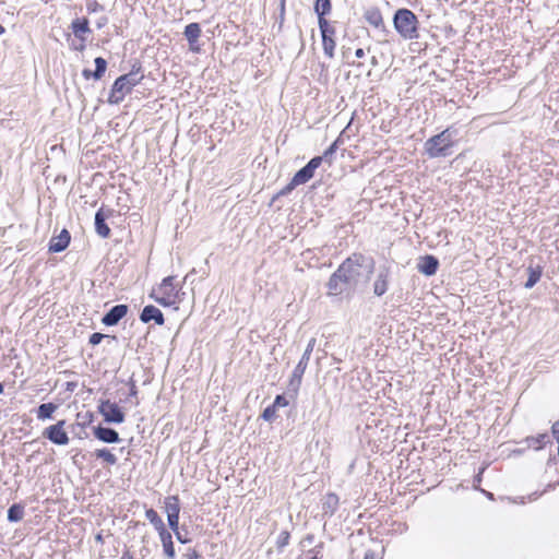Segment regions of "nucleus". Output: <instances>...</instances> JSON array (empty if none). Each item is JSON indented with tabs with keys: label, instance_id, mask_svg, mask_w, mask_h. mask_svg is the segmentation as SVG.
Here are the masks:
<instances>
[{
	"label": "nucleus",
	"instance_id": "f257e3e1",
	"mask_svg": "<svg viewBox=\"0 0 559 559\" xmlns=\"http://www.w3.org/2000/svg\"><path fill=\"white\" fill-rule=\"evenodd\" d=\"M362 267L368 269V273L371 274L374 270V260L362 253H353L346 258L330 276L326 283L328 294L330 296L354 294L359 285Z\"/></svg>",
	"mask_w": 559,
	"mask_h": 559
},
{
	"label": "nucleus",
	"instance_id": "f03ea898",
	"mask_svg": "<svg viewBox=\"0 0 559 559\" xmlns=\"http://www.w3.org/2000/svg\"><path fill=\"white\" fill-rule=\"evenodd\" d=\"M453 146L454 141L450 129H445L429 138L424 144V151L429 158L448 157L452 154Z\"/></svg>",
	"mask_w": 559,
	"mask_h": 559
},
{
	"label": "nucleus",
	"instance_id": "7ed1b4c3",
	"mask_svg": "<svg viewBox=\"0 0 559 559\" xmlns=\"http://www.w3.org/2000/svg\"><path fill=\"white\" fill-rule=\"evenodd\" d=\"M418 17L412 10L402 8L394 12L393 26L403 38H418Z\"/></svg>",
	"mask_w": 559,
	"mask_h": 559
},
{
	"label": "nucleus",
	"instance_id": "20e7f679",
	"mask_svg": "<svg viewBox=\"0 0 559 559\" xmlns=\"http://www.w3.org/2000/svg\"><path fill=\"white\" fill-rule=\"evenodd\" d=\"M316 343H317V340L314 337H311L309 340L300 360L298 361L297 366L295 367V369L292 373V377L288 382L287 391L293 396H297V394L299 392L301 381H302V376L307 369V366L309 364V360H310L311 354L313 352V348L316 346Z\"/></svg>",
	"mask_w": 559,
	"mask_h": 559
},
{
	"label": "nucleus",
	"instance_id": "39448f33",
	"mask_svg": "<svg viewBox=\"0 0 559 559\" xmlns=\"http://www.w3.org/2000/svg\"><path fill=\"white\" fill-rule=\"evenodd\" d=\"M134 76L135 73H126L115 80L108 97L109 104H119L134 86L141 83L139 78Z\"/></svg>",
	"mask_w": 559,
	"mask_h": 559
},
{
	"label": "nucleus",
	"instance_id": "423d86ee",
	"mask_svg": "<svg viewBox=\"0 0 559 559\" xmlns=\"http://www.w3.org/2000/svg\"><path fill=\"white\" fill-rule=\"evenodd\" d=\"M98 412L108 424H122L126 419V415L121 407L109 400L100 402L98 405Z\"/></svg>",
	"mask_w": 559,
	"mask_h": 559
},
{
	"label": "nucleus",
	"instance_id": "0eeeda50",
	"mask_svg": "<svg viewBox=\"0 0 559 559\" xmlns=\"http://www.w3.org/2000/svg\"><path fill=\"white\" fill-rule=\"evenodd\" d=\"M66 420H59L44 429L43 437L57 445H66L69 443L68 433L64 430Z\"/></svg>",
	"mask_w": 559,
	"mask_h": 559
},
{
	"label": "nucleus",
	"instance_id": "6e6552de",
	"mask_svg": "<svg viewBox=\"0 0 559 559\" xmlns=\"http://www.w3.org/2000/svg\"><path fill=\"white\" fill-rule=\"evenodd\" d=\"M391 267L386 264H382L378 269L376 280L373 282V294L377 297L383 296L390 285Z\"/></svg>",
	"mask_w": 559,
	"mask_h": 559
},
{
	"label": "nucleus",
	"instance_id": "1a4fd4ad",
	"mask_svg": "<svg viewBox=\"0 0 559 559\" xmlns=\"http://www.w3.org/2000/svg\"><path fill=\"white\" fill-rule=\"evenodd\" d=\"M364 19L367 21L369 25L379 29L385 36L390 33V31L386 28L384 24L382 13L378 7L367 8L364 12Z\"/></svg>",
	"mask_w": 559,
	"mask_h": 559
},
{
	"label": "nucleus",
	"instance_id": "9d476101",
	"mask_svg": "<svg viewBox=\"0 0 559 559\" xmlns=\"http://www.w3.org/2000/svg\"><path fill=\"white\" fill-rule=\"evenodd\" d=\"M129 307L124 304H119L111 307L102 318V323L106 326H114L124 318L128 313Z\"/></svg>",
	"mask_w": 559,
	"mask_h": 559
},
{
	"label": "nucleus",
	"instance_id": "9b49d317",
	"mask_svg": "<svg viewBox=\"0 0 559 559\" xmlns=\"http://www.w3.org/2000/svg\"><path fill=\"white\" fill-rule=\"evenodd\" d=\"M320 167V160L311 158L304 167H301L295 175L294 179L299 185L308 182L313 176L317 168Z\"/></svg>",
	"mask_w": 559,
	"mask_h": 559
},
{
	"label": "nucleus",
	"instance_id": "f8f14e48",
	"mask_svg": "<svg viewBox=\"0 0 559 559\" xmlns=\"http://www.w3.org/2000/svg\"><path fill=\"white\" fill-rule=\"evenodd\" d=\"M71 241V234L67 228H63L58 236L51 237L48 251L53 253H59L64 251Z\"/></svg>",
	"mask_w": 559,
	"mask_h": 559
},
{
	"label": "nucleus",
	"instance_id": "ddd939ff",
	"mask_svg": "<svg viewBox=\"0 0 559 559\" xmlns=\"http://www.w3.org/2000/svg\"><path fill=\"white\" fill-rule=\"evenodd\" d=\"M439 260L432 254H426L419 258L417 270L425 276H432L439 269Z\"/></svg>",
	"mask_w": 559,
	"mask_h": 559
},
{
	"label": "nucleus",
	"instance_id": "4468645a",
	"mask_svg": "<svg viewBox=\"0 0 559 559\" xmlns=\"http://www.w3.org/2000/svg\"><path fill=\"white\" fill-rule=\"evenodd\" d=\"M94 437L104 443H117L120 441V437L117 430L110 427H104L102 425L93 427Z\"/></svg>",
	"mask_w": 559,
	"mask_h": 559
},
{
	"label": "nucleus",
	"instance_id": "2eb2a0df",
	"mask_svg": "<svg viewBox=\"0 0 559 559\" xmlns=\"http://www.w3.org/2000/svg\"><path fill=\"white\" fill-rule=\"evenodd\" d=\"M140 320L143 323L154 321L157 325H163L165 322L164 313L153 305H147L142 309Z\"/></svg>",
	"mask_w": 559,
	"mask_h": 559
},
{
	"label": "nucleus",
	"instance_id": "dca6fc26",
	"mask_svg": "<svg viewBox=\"0 0 559 559\" xmlns=\"http://www.w3.org/2000/svg\"><path fill=\"white\" fill-rule=\"evenodd\" d=\"M520 443L525 445V449H534L536 451L545 448L546 444L552 443L548 433H539L536 437L530 436L524 438Z\"/></svg>",
	"mask_w": 559,
	"mask_h": 559
},
{
	"label": "nucleus",
	"instance_id": "f3484780",
	"mask_svg": "<svg viewBox=\"0 0 559 559\" xmlns=\"http://www.w3.org/2000/svg\"><path fill=\"white\" fill-rule=\"evenodd\" d=\"M107 217H108V215L105 214L103 207H100L95 213V218H94L95 231L102 238H108L111 233L108 224L106 223Z\"/></svg>",
	"mask_w": 559,
	"mask_h": 559
},
{
	"label": "nucleus",
	"instance_id": "a211bd4d",
	"mask_svg": "<svg viewBox=\"0 0 559 559\" xmlns=\"http://www.w3.org/2000/svg\"><path fill=\"white\" fill-rule=\"evenodd\" d=\"M528 277L524 284L526 289L533 288L540 280L543 274V266L539 263H534V260L530 261V264L526 269Z\"/></svg>",
	"mask_w": 559,
	"mask_h": 559
},
{
	"label": "nucleus",
	"instance_id": "6ab92c4d",
	"mask_svg": "<svg viewBox=\"0 0 559 559\" xmlns=\"http://www.w3.org/2000/svg\"><path fill=\"white\" fill-rule=\"evenodd\" d=\"M70 28L72 29L74 36L79 38L81 41H85V37L83 36L86 33H91L90 22L86 17H76L71 22Z\"/></svg>",
	"mask_w": 559,
	"mask_h": 559
},
{
	"label": "nucleus",
	"instance_id": "aec40b11",
	"mask_svg": "<svg viewBox=\"0 0 559 559\" xmlns=\"http://www.w3.org/2000/svg\"><path fill=\"white\" fill-rule=\"evenodd\" d=\"M201 26L197 22L190 23L185 27L183 35L187 41L189 43L190 49L192 51H199V48H194L193 45L198 41L199 37L201 36Z\"/></svg>",
	"mask_w": 559,
	"mask_h": 559
},
{
	"label": "nucleus",
	"instance_id": "412c9836",
	"mask_svg": "<svg viewBox=\"0 0 559 559\" xmlns=\"http://www.w3.org/2000/svg\"><path fill=\"white\" fill-rule=\"evenodd\" d=\"M158 535H159L160 542L163 544V550H164L165 556L168 559H175L176 551H175L171 533L167 528H165V530L158 532Z\"/></svg>",
	"mask_w": 559,
	"mask_h": 559
},
{
	"label": "nucleus",
	"instance_id": "4be33fe9",
	"mask_svg": "<svg viewBox=\"0 0 559 559\" xmlns=\"http://www.w3.org/2000/svg\"><path fill=\"white\" fill-rule=\"evenodd\" d=\"M338 507V497L337 495L331 492L325 496V499L322 503V510L324 515L332 516Z\"/></svg>",
	"mask_w": 559,
	"mask_h": 559
},
{
	"label": "nucleus",
	"instance_id": "5701e85b",
	"mask_svg": "<svg viewBox=\"0 0 559 559\" xmlns=\"http://www.w3.org/2000/svg\"><path fill=\"white\" fill-rule=\"evenodd\" d=\"M165 512L167 516H179L180 514V500L178 496H168L165 499Z\"/></svg>",
	"mask_w": 559,
	"mask_h": 559
},
{
	"label": "nucleus",
	"instance_id": "b1692460",
	"mask_svg": "<svg viewBox=\"0 0 559 559\" xmlns=\"http://www.w3.org/2000/svg\"><path fill=\"white\" fill-rule=\"evenodd\" d=\"M58 409V405L55 403H43L37 408V418L40 420L51 419L53 413Z\"/></svg>",
	"mask_w": 559,
	"mask_h": 559
},
{
	"label": "nucleus",
	"instance_id": "393cba45",
	"mask_svg": "<svg viewBox=\"0 0 559 559\" xmlns=\"http://www.w3.org/2000/svg\"><path fill=\"white\" fill-rule=\"evenodd\" d=\"M340 138L336 139L320 156H314L313 158H317L320 160V165L325 162L329 166L333 162L334 154L336 153L338 148Z\"/></svg>",
	"mask_w": 559,
	"mask_h": 559
},
{
	"label": "nucleus",
	"instance_id": "a878e982",
	"mask_svg": "<svg viewBox=\"0 0 559 559\" xmlns=\"http://www.w3.org/2000/svg\"><path fill=\"white\" fill-rule=\"evenodd\" d=\"M24 516V506L22 503H13L8 509L7 519L9 522H20Z\"/></svg>",
	"mask_w": 559,
	"mask_h": 559
},
{
	"label": "nucleus",
	"instance_id": "bb28decb",
	"mask_svg": "<svg viewBox=\"0 0 559 559\" xmlns=\"http://www.w3.org/2000/svg\"><path fill=\"white\" fill-rule=\"evenodd\" d=\"M145 518L154 526L157 533L166 528L164 521L153 508L146 509Z\"/></svg>",
	"mask_w": 559,
	"mask_h": 559
},
{
	"label": "nucleus",
	"instance_id": "cd10ccee",
	"mask_svg": "<svg viewBox=\"0 0 559 559\" xmlns=\"http://www.w3.org/2000/svg\"><path fill=\"white\" fill-rule=\"evenodd\" d=\"M313 9L318 15V21H320V19H325L332 9L331 0H316Z\"/></svg>",
	"mask_w": 559,
	"mask_h": 559
},
{
	"label": "nucleus",
	"instance_id": "c85d7f7f",
	"mask_svg": "<svg viewBox=\"0 0 559 559\" xmlns=\"http://www.w3.org/2000/svg\"><path fill=\"white\" fill-rule=\"evenodd\" d=\"M94 455L97 457V459H102L104 460L108 465H115L117 464V456L108 449L106 448H103V449H98L94 452Z\"/></svg>",
	"mask_w": 559,
	"mask_h": 559
},
{
	"label": "nucleus",
	"instance_id": "c756f323",
	"mask_svg": "<svg viewBox=\"0 0 559 559\" xmlns=\"http://www.w3.org/2000/svg\"><path fill=\"white\" fill-rule=\"evenodd\" d=\"M175 276H167L162 281L160 289L163 290V295L168 297H175V285H174Z\"/></svg>",
	"mask_w": 559,
	"mask_h": 559
},
{
	"label": "nucleus",
	"instance_id": "7c9ffc66",
	"mask_svg": "<svg viewBox=\"0 0 559 559\" xmlns=\"http://www.w3.org/2000/svg\"><path fill=\"white\" fill-rule=\"evenodd\" d=\"M94 63V80H100L107 70V61L103 57H96Z\"/></svg>",
	"mask_w": 559,
	"mask_h": 559
},
{
	"label": "nucleus",
	"instance_id": "2f4dec72",
	"mask_svg": "<svg viewBox=\"0 0 559 559\" xmlns=\"http://www.w3.org/2000/svg\"><path fill=\"white\" fill-rule=\"evenodd\" d=\"M321 37H334L335 28L330 24L326 19H320L318 21Z\"/></svg>",
	"mask_w": 559,
	"mask_h": 559
},
{
	"label": "nucleus",
	"instance_id": "473e14b6",
	"mask_svg": "<svg viewBox=\"0 0 559 559\" xmlns=\"http://www.w3.org/2000/svg\"><path fill=\"white\" fill-rule=\"evenodd\" d=\"M323 51L329 58L334 57L335 40L333 37H322Z\"/></svg>",
	"mask_w": 559,
	"mask_h": 559
},
{
	"label": "nucleus",
	"instance_id": "72a5a7b5",
	"mask_svg": "<svg viewBox=\"0 0 559 559\" xmlns=\"http://www.w3.org/2000/svg\"><path fill=\"white\" fill-rule=\"evenodd\" d=\"M290 533L283 531L280 533L276 539V549L281 552L289 544Z\"/></svg>",
	"mask_w": 559,
	"mask_h": 559
},
{
	"label": "nucleus",
	"instance_id": "f704fd0d",
	"mask_svg": "<svg viewBox=\"0 0 559 559\" xmlns=\"http://www.w3.org/2000/svg\"><path fill=\"white\" fill-rule=\"evenodd\" d=\"M296 187H298V182H296L295 179L292 178V180L276 193L274 199L288 195Z\"/></svg>",
	"mask_w": 559,
	"mask_h": 559
},
{
	"label": "nucleus",
	"instance_id": "c9c22d12",
	"mask_svg": "<svg viewBox=\"0 0 559 559\" xmlns=\"http://www.w3.org/2000/svg\"><path fill=\"white\" fill-rule=\"evenodd\" d=\"M275 416L276 408L272 404L266 406L261 414V418L265 421H273L275 419Z\"/></svg>",
	"mask_w": 559,
	"mask_h": 559
},
{
	"label": "nucleus",
	"instance_id": "e433bc0d",
	"mask_svg": "<svg viewBox=\"0 0 559 559\" xmlns=\"http://www.w3.org/2000/svg\"><path fill=\"white\" fill-rule=\"evenodd\" d=\"M106 337H109V335H106V334H103L99 332H95V333L91 334V336L88 338V343L93 346H96V345L100 344V342Z\"/></svg>",
	"mask_w": 559,
	"mask_h": 559
},
{
	"label": "nucleus",
	"instance_id": "4c0bfd02",
	"mask_svg": "<svg viewBox=\"0 0 559 559\" xmlns=\"http://www.w3.org/2000/svg\"><path fill=\"white\" fill-rule=\"evenodd\" d=\"M128 73H135L134 78H139L140 82L144 79V74L142 72V64L140 61H135Z\"/></svg>",
	"mask_w": 559,
	"mask_h": 559
},
{
	"label": "nucleus",
	"instance_id": "58836bf2",
	"mask_svg": "<svg viewBox=\"0 0 559 559\" xmlns=\"http://www.w3.org/2000/svg\"><path fill=\"white\" fill-rule=\"evenodd\" d=\"M155 301L163 307H169L176 302L174 297H168L166 295H164L163 297L155 298Z\"/></svg>",
	"mask_w": 559,
	"mask_h": 559
},
{
	"label": "nucleus",
	"instance_id": "ea45409f",
	"mask_svg": "<svg viewBox=\"0 0 559 559\" xmlns=\"http://www.w3.org/2000/svg\"><path fill=\"white\" fill-rule=\"evenodd\" d=\"M272 405L277 409L278 407H285L288 405V401L283 394H278L275 396Z\"/></svg>",
	"mask_w": 559,
	"mask_h": 559
},
{
	"label": "nucleus",
	"instance_id": "a19ab883",
	"mask_svg": "<svg viewBox=\"0 0 559 559\" xmlns=\"http://www.w3.org/2000/svg\"><path fill=\"white\" fill-rule=\"evenodd\" d=\"M86 9L88 13H95L98 11H103L104 7L99 4L96 0L90 1L86 4Z\"/></svg>",
	"mask_w": 559,
	"mask_h": 559
},
{
	"label": "nucleus",
	"instance_id": "79ce46f5",
	"mask_svg": "<svg viewBox=\"0 0 559 559\" xmlns=\"http://www.w3.org/2000/svg\"><path fill=\"white\" fill-rule=\"evenodd\" d=\"M168 526L174 532H179V516H167Z\"/></svg>",
	"mask_w": 559,
	"mask_h": 559
},
{
	"label": "nucleus",
	"instance_id": "37998d69",
	"mask_svg": "<svg viewBox=\"0 0 559 559\" xmlns=\"http://www.w3.org/2000/svg\"><path fill=\"white\" fill-rule=\"evenodd\" d=\"M177 540L181 544H188L191 539L187 536V534H182L180 531L175 533Z\"/></svg>",
	"mask_w": 559,
	"mask_h": 559
},
{
	"label": "nucleus",
	"instance_id": "c03bdc74",
	"mask_svg": "<svg viewBox=\"0 0 559 559\" xmlns=\"http://www.w3.org/2000/svg\"><path fill=\"white\" fill-rule=\"evenodd\" d=\"M185 559H199L200 555L195 549L189 548L187 554H185Z\"/></svg>",
	"mask_w": 559,
	"mask_h": 559
},
{
	"label": "nucleus",
	"instance_id": "a18cd8bd",
	"mask_svg": "<svg viewBox=\"0 0 559 559\" xmlns=\"http://www.w3.org/2000/svg\"><path fill=\"white\" fill-rule=\"evenodd\" d=\"M93 420V414L92 413H86L85 414V418L83 420V423H79L78 426H80L81 428H85V426L90 425Z\"/></svg>",
	"mask_w": 559,
	"mask_h": 559
},
{
	"label": "nucleus",
	"instance_id": "49530a36",
	"mask_svg": "<svg viewBox=\"0 0 559 559\" xmlns=\"http://www.w3.org/2000/svg\"><path fill=\"white\" fill-rule=\"evenodd\" d=\"M551 432H552L554 438L557 441H559V419L552 424Z\"/></svg>",
	"mask_w": 559,
	"mask_h": 559
},
{
	"label": "nucleus",
	"instance_id": "de8ad7c7",
	"mask_svg": "<svg viewBox=\"0 0 559 559\" xmlns=\"http://www.w3.org/2000/svg\"><path fill=\"white\" fill-rule=\"evenodd\" d=\"M484 471H485V467H481L479 469V473L474 477L473 484H474L475 488H478V486L480 485V483H481V475H483Z\"/></svg>",
	"mask_w": 559,
	"mask_h": 559
},
{
	"label": "nucleus",
	"instance_id": "09e8293b",
	"mask_svg": "<svg viewBox=\"0 0 559 559\" xmlns=\"http://www.w3.org/2000/svg\"><path fill=\"white\" fill-rule=\"evenodd\" d=\"M82 75L85 80H90V79H94V71L90 70V69H83L82 71Z\"/></svg>",
	"mask_w": 559,
	"mask_h": 559
},
{
	"label": "nucleus",
	"instance_id": "8fccbe9b",
	"mask_svg": "<svg viewBox=\"0 0 559 559\" xmlns=\"http://www.w3.org/2000/svg\"><path fill=\"white\" fill-rule=\"evenodd\" d=\"M136 394H138V388H136L135 383H134V382H132V383H131V388H130V393H129V395H130V396H136Z\"/></svg>",
	"mask_w": 559,
	"mask_h": 559
},
{
	"label": "nucleus",
	"instance_id": "3c124183",
	"mask_svg": "<svg viewBox=\"0 0 559 559\" xmlns=\"http://www.w3.org/2000/svg\"><path fill=\"white\" fill-rule=\"evenodd\" d=\"M355 56H356L358 59L362 58V57L365 56V51H364V49H362V48H357V49L355 50Z\"/></svg>",
	"mask_w": 559,
	"mask_h": 559
},
{
	"label": "nucleus",
	"instance_id": "603ef678",
	"mask_svg": "<svg viewBox=\"0 0 559 559\" xmlns=\"http://www.w3.org/2000/svg\"><path fill=\"white\" fill-rule=\"evenodd\" d=\"M120 559H133V556L131 555V552L129 550H126L122 556L120 557Z\"/></svg>",
	"mask_w": 559,
	"mask_h": 559
},
{
	"label": "nucleus",
	"instance_id": "864d4df0",
	"mask_svg": "<svg viewBox=\"0 0 559 559\" xmlns=\"http://www.w3.org/2000/svg\"><path fill=\"white\" fill-rule=\"evenodd\" d=\"M85 48L84 41H81V44H78V46H73L74 50L82 51Z\"/></svg>",
	"mask_w": 559,
	"mask_h": 559
},
{
	"label": "nucleus",
	"instance_id": "5fc2aeb1",
	"mask_svg": "<svg viewBox=\"0 0 559 559\" xmlns=\"http://www.w3.org/2000/svg\"><path fill=\"white\" fill-rule=\"evenodd\" d=\"M106 23H107V17H103V21H99V23H98V25H97V26H98V27H102V26H103L104 24H106Z\"/></svg>",
	"mask_w": 559,
	"mask_h": 559
},
{
	"label": "nucleus",
	"instance_id": "6e6d98bb",
	"mask_svg": "<svg viewBox=\"0 0 559 559\" xmlns=\"http://www.w3.org/2000/svg\"><path fill=\"white\" fill-rule=\"evenodd\" d=\"M305 540H307V542L311 543V542L313 540V535H307V536L305 537Z\"/></svg>",
	"mask_w": 559,
	"mask_h": 559
},
{
	"label": "nucleus",
	"instance_id": "4d7b16f0",
	"mask_svg": "<svg viewBox=\"0 0 559 559\" xmlns=\"http://www.w3.org/2000/svg\"><path fill=\"white\" fill-rule=\"evenodd\" d=\"M5 33V27L0 23V36Z\"/></svg>",
	"mask_w": 559,
	"mask_h": 559
},
{
	"label": "nucleus",
	"instance_id": "13d9d810",
	"mask_svg": "<svg viewBox=\"0 0 559 559\" xmlns=\"http://www.w3.org/2000/svg\"><path fill=\"white\" fill-rule=\"evenodd\" d=\"M371 63H372V66H376V64L378 63V61H377V58H376V57H372V58H371Z\"/></svg>",
	"mask_w": 559,
	"mask_h": 559
},
{
	"label": "nucleus",
	"instance_id": "bf43d9fd",
	"mask_svg": "<svg viewBox=\"0 0 559 559\" xmlns=\"http://www.w3.org/2000/svg\"><path fill=\"white\" fill-rule=\"evenodd\" d=\"M150 297H151L152 299H154V300H155V298H158V297L156 296V294H154V292H152V293L150 294Z\"/></svg>",
	"mask_w": 559,
	"mask_h": 559
},
{
	"label": "nucleus",
	"instance_id": "052dcab7",
	"mask_svg": "<svg viewBox=\"0 0 559 559\" xmlns=\"http://www.w3.org/2000/svg\"><path fill=\"white\" fill-rule=\"evenodd\" d=\"M3 384L0 382V394L3 393Z\"/></svg>",
	"mask_w": 559,
	"mask_h": 559
},
{
	"label": "nucleus",
	"instance_id": "680f3d73",
	"mask_svg": "<svg viewBox=\"0 0 559 559\" xmlns=\"http://www.w3.org/2000/svg\"><path fill=\"white\" fill-rule=\"evenodd\" d=\"M524 450H525V447L523 449L516 450L515 452L516 453H523Z\"/></svg>",
	"mask_w": 559,
	"mask_h": 559
},
{
	"label": "nucleus",
	"instance_id": "e2e57ef3",
	"mask_svg": "<svg viewBox=\"0 0 559 559\" xmlns=\"http://www.w3.org/2000/svg\"><path fill=\"white\" fill-rule=\"evenodd\" d=\"M365 559H369V555L368 554H366Z\"/></svg>",
	"mask_w": 559,
	"mask_h": 559
},
{
	"label": "nucleus",
	"instance_id": "0e129e2a",
	"mask_svg": "<svg viewBox=\"0 0 559 559\" xmlns=\"http://www.w3.org/2000/svg\"><path fill=\"white\" fill-rule=\"evenodd\" d=\"M310 559H319V558H318L317 556H313V557H312V558H310Z\"/></svg>",
	"mask_w": 559,
	"mask_h": 559
}]
</instances>
